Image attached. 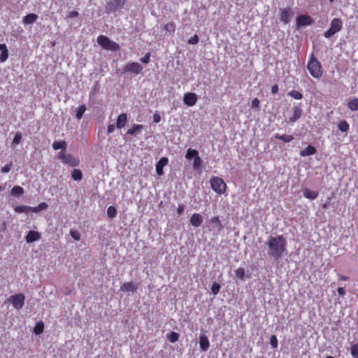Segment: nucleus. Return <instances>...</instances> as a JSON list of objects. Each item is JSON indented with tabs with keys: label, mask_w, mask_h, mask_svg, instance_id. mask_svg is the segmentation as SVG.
Instances as JSON below:
<instances>
[{
	"label": "nucleus",
	"mask_w": 358,
	"mask_h": 358,
	"mask_svg": "<svg viewBox=\"0 0 358 358\" xmlns=\"http://www.w3.org/2000/svg\"><path fill=\"white\" fill-rule=\"evenodd\" d=\"M142 69H143V68L140 64H138V62H131V63L127 64L124 66V72H131V73H134L135 74H138L141 73Z\"/></svg>",
	"instance_id": "nucleus-10"
},
{
	"label": "nucleus",
	"mask_w": 358,
	"mask_h": 358,
	"mask_svg": "<svg viewBox=\"0 0 358 358\" xmlns=\"http://www.w3.org/2000/svg\"><path fill=\"white\" fill-rule=\"evenodd\" d=\"M338 279L340 280L345 281V280H348V276L343 275L342 274H338Z\"/></svg>",
	"instance_id": "nucleus-58"
},
{
	"label": "nucleus",
	"mask_w": 358,
	"mask_h": 358,
	"mask_svg": "<svg viewBox=\"0 0 358 358\" xmlns=\"http://www.w3.org/2000/svg\"><path fill=\"white\" fill-rule=\"evenodd\" d=\"M41 238V234L36 231L31 230L28 232L25 237L27 243H34Z\"/></svg>",
	"instance_id": "nucleus-12"
},
{
	"label": "nucleus",
	"mask_w": 358,
	"mask_h": 358,
	"mask_svg": "<svg viewBox=\"0 0 358 358\" xmlns=\"http://www.w3.org/2000/svg\"><path fill=\"white\" fill-rule=\"evenodd\" d=\"M70 235L71 237L76 241H79L80 239V234L78 231L75 229L70 230Z\"/></svg>",
	"instance_id": "nucleus-45"
},
{
	"label": "nucleus",
	"mask_w": 358,
	"mask_h": 358,
	"mask_svg": "<svg viewBox=\"0 0 358 358\" xmlns=\"http://www.w3.org/2000/svg\"><path fill=\"white\" fill-rule=\"evenodd\" d=\"M307 69L313 78L318 79L322 77L323 73L322 65L313 54H311L310 57L307 64Z\"/></svg>",
	"instance_id": "nucleus-2"
},
{
	"label": "nucleus",
	"mask_w": 358,
	"mask_h": 358,
	"mask_svg": "<svg viewBox=\"0 0 358 358\" xmlns=\"http://www.w3.org/2000/svg\"><path fill=\"white\" fill-rule=\"evenodd\" d=\"M196 156H199V152L196 150L189 148L186 152L185 157L187 159H191L192 158L195 159Z\"/></svg>",
	"instance_id": "nucleus-30"
},
{
	"label": "nucleus",
	"mask_w": 358,
	"mask_h": 358,
	"mask_svg": "<svg viewBox=\"0 0 358 358\" xmlns=\"http://www.w3.org/2000/svg\"><path fill=\"white\" fill-rule=\"evenodd\" d=\"M107 215L108 217L113 218L117 215V210L114 206H109L107 209Z\"/></svg>",
	"instance_id": "nucleus-42"
},
{
	"label": "nucleus",
	"mask_w": 358,
	"mask_h": 358,
	"mask_svg": "<svg viewBox=\"0 0 358 358\" xmlns=\"http://www.w3.org/2000/svg\"><path fill=\"white\" fill-rule=\"evenodd\" d=\"M348 106L349 109H350L352 111H357L358 110V99L354 98L351 99L348 103Z\"/></svg>",
	"instance_id": "nucleus-28"
},
{
	"label": "nucleus",
	"mask_w": 358,
	"mask_h": 358,
	"mask_svg": "<svg viewBox=\"0 0 358 358\" xmlns=\"http://www.w3.org/2000/svg\"><path fill=\"white\" fill-rule=\"evenodd\" d=\"M212 189L217 194H223L227 189V185L224 180H210Z\"/></svg>",
	"instance_id": "nucleus-8"
},
{
	"label": "nucleus",
	"mask_w": 358,
	"mask_h": 358,
	"mask_svg": "<svg viewBox=\"0 0 358 358\" xmlns=\"http://www.w3.org/2000/svg\"><path fill=\"white\" fill-rule=\"evenodd\" d=\"M169 159L167 157H163L157 162L156 164V171L159 176L163 174V168L168 164Z\"/></svg>",
	"instance_id": "nucleus-16"
},
{
	"label": "nucleus",
	"mask_w": 358,
	"mask_h": 358,
	"mask_svg": "<svg viewBox=\"0 0 358 358\" xmlns=\"http://www.w3.org/2000/svg\"><path fill=\"white\" fill-rule=\"evenodd\" d=\"M150 52H148L141 59V61L143 63L148 64L150 62Z\"/></svg>",
	"instance_id": "nucleus-51"
},
{
	"label": "nucleus",
	"mask_w": 358,
	"mask_h": 358,
	"mask_svg": "<svg viewBox=\"0 0 358 358\" xmlns=\"http://www.w3.org/2000/svg\"><path fill=\"white\" fill-rule=\"evenodd\" d=\"M350 353L354 358H358V343H355L351 346Z\"/></svg>",
	"instance_id": "nucleus-43"
},
{
	"label": "nucleus",
	"mask_w": 358,
	"mask_h": 358,
	"mask_svg": "<svg viewBox=\"0 0 358 358\" xmlns=\"http://www.w3.org/2000/svg\"><path fill=\"white\" fill-rule=\"evenodd\" d=\"M288 96H291L292 98L299 100L303 98V94L300 92L293 90L288 92Z\"/></svg>",
	"instance_id": "nucleus-32"
},
{
	"label": "nucleus",
	"mask_w": 358,
	"mask_h": 358,
	"mask_svg": "<svg viewBox=\"0 0 358 358\" xmlns=\"http://www.w3.org/2000/svg\"><path fill=\"white\" fill-rule=\"evenodd\" d=\"M43 329H44V324L42 321H39L36 323L34 329V332L36 334V335H39L41 334L43 331Z\"/></svg>",
	"instance_id": "nucleus-33"
},
{
	"label": "nucleus",
	"mask_w": 358,
	"mask_h": 358,
	"mask_svg": "<svg viewBox=\"0 0 358 358\" xmlns=\"http://www.w3.org/2000/svg\"><path fill=\"white\" fill-rule=\"evenodd\" d=\"M66 147V143L65 141H55L52 143V148L54 150H64Z\"/></svg>",
	"instance_id": "nucleus-29"
},
{
	"label": "nucleus",
	"mask_w": 358,
	"mask_h": 358,
	"mask_svg": "<svg viewBox=\"0 0 358 358\" xmlns=\"http://www.w3.org/2000/svg\"><path fill=\"white\" fill-rule=\"evenodd\" d=\"M14 210L17 213H28L30 212L32 213V207H30L29 206H24V205L17 206L14 208Z\"/></svg>",
	"instance_id": "nucleus-23"
},
{
	"label": "nucleus",
	"mask_w": 358,
	"mask_h": 358,
	"mask_svg": "<svg viewBox=\"0 0 358 358\" xmlns=\"http://www.w3.org/2000/svg\"><path fill=\"white\" fill-rule=\"evenodd\" d=\"M58 158L62 160L64 164H68L73 167L78 166L80 163L79 159L75 158L71 154L66 153L64 151H62L59 153Z\"/></svg>",
	"instance_id": "nucleus-5"
},
{
	"label": "nucleus",
	"mask_w": 358,
	"mask_h": 358,
	"mask_svg": "<svg viewBox=\"0 0 358 358\" xmlns=\"http://www.w3.org/2000/svg\"><path fill=\"white\" fill-rule=\"evenodd\" d=\"M260 101L257 98H255L251 103V107L252 108H258L259 107Z\"/></svg>",
	"instance_id": "nucleus-50"
},
{
	"label": "nucleus",
	"mask_w": 358,
	"mask_h": 358,
	"mask_svg": "<svg viewBox=\"0 0 358 358\" xmlns=\"http://www.w3.org/2000/svg\"><path fill=\"white\" fill-rule=\"evenodd\" d=\"M0 51H1L0 62H4L8 57V50L6 44H0Z\"/></svg>",
	"instance_id": "nucleus-22"
},
{
	"label": "nucleus",
	"mask_w": 358,
	"mask_h": 358,
	"mask_svg": "<svg viewBox=\"0 0 358 358\" xmlns=\"http://www.w3.org/2000/svg\"><path fill=\"white\" fill-rule=\"evenodd\" d=\"M293 14L290 8H284L280 10V20L285 24H287L290 20V16Z\"/></svg>",
	"instance_id": "nucleus-15"
},
{
	"label": "nucleus",
	"mask_w": 358,
	"mask_h": 358,
	"mask_svg": "<svg viewBox=\"0 0 358 358\" xmlns=\"http://www.w3.org/2000/svg\"><path fill=\"white\" fill-rule=\"evenodd\" d=\"M115 125L114 124H110L108 126V134H110L112 133L114 130H115Z\"/></svg>",
	"instance_id": "nucleus-55"
},
{
	"label": "nucleus",
	"mask_w": 358,
	"mask_h": 358,
	"mask_svg": "<svg viewBox=\"0 0 358 358\" xmlns=\"http://www.w3.org/2000/svg\"><path fill=\"white\" fill-rule=\"evenodd\" d=\"M203 218L199 213H194L189 220L191 224L194 227H199L203 223Z\"/></svg>",
	"instance_id": "nucleus-13"
},
{
	"label": "nucleus",
	"mask_w": 358,
	"mask_h": 358,
	"mask_svg": "<svg viewBox=\"0 0 358 358\" xmlns=\"http://www.w3.org/2000/svg\"><path fill=\"white\" fill-rule=\"evenodd\" d=\"M317 152L316 148L311 145H308L305 149L300 151L301 157H306L315 154Z\"/></svg>",
	"instance_id": "nucleus-19"
},
{
	"label": "nucleus",
	"mask_w": 358,
	"mask_h": 358,
	"mask_svg": "<svg viewBox=\"0 0 358 358\" xmlns=\"http://www.w3.org/2000/svg\"><path fill=\"white\" fill-rule=\"evenodd\" d=\"M201 165H202L201 158L199 156H196V157H195V159H194L193 169L194 170L198 171L201 168Z\"/></svg>",
	"instance_id": "nucleus-37"
},
{
	"label": "nucleus",
	"mask_w": 358,
	"mask_h": 358,
	"mask_svg": "<svg viewBox=\"0 0 358 358\" xmlns=\"http://www.w3.org/2000/svg\"><path fill=\"white\" fill-rule=\"evenodd\" d=\"M211 179L215 180V179H220V178H218V177H216V176H213V177L211 178Z\"/></svg>",
	"instance_id": "nucleus-59"
},
{
	"label": "nucleus",
	"mask_w": 358,
	"mask_h": 358,
	"mask_svg": "<svg viewBox=\"0 0 358 358\" xmlns=\"http://www.w3.org/2000/svg\"><path fill=\"white\" fill-rule=\"evenodd\" d=\"M210 222L215 224L216 227L218 228L219 231L222 229V224L218 216L213 217L210 219Z\"/></svg>",
	"instance_id": "nucleus-39"
},
{
	"label": "nucleus",
	"mask_w": 358,
	"mask_h": 358,
	"mask_svg": "<svg viewBox=\"0 0 358 358\" xmlns=\"http://www.w3.org/2000/svg\"><path fill=\"white\" fill-rule=\"evenodd\" d=\"M179 334L175 331H172L166 335L167 339L171 343H176L179 339Z\"/></svg>",
	"instance_id": "nucleus-31"
},
{
	"label": "nucleus",
	"mask_w": 358,
	"mask_h": 358,
	"mask_svg": "<svg viewBox=\"0 0 358 358\" xmlns=\"http://www.w3.org/2000/svg\"><path fill=\"white\" fill-rule=\"evenodd\" d=\"M342 27L343 22L341 19L334 18L331 22L329 29L324 32V36L326 38H329L333 35L340 31L342 29Z\"/></svg>",
	"instance_id": "nucleus-4"
},
{
	"label": "nucleus",
	"mask_w": 358,
	"mask_h": 358,
	"mask_svg": "<svg viewBox=\"0 0 358 358\" xmlns=\"http://www.w3.org/2000/svg\"><path fill=\"white\" fill-rule=\"evenodd\" d=\"M334 0H329L331 3L334 2Z\"/></svg>",
	"instance_id": "nucleus-62"
},
{
	"label": "nucleus",
	"mask_w": 358,
	"mask_h": 358,
	"mask_svg": "<svg viewBox=\"0 0 358 358\" xmlns=\"http://www.w3.org/2000/svg\"><path fill=\"white\" fill-rule=\"evenodd\" d=\"M22 140V134L20 132H17L14 136L13 140V145H17L20 143Z\"/></svg>",
	"instance_id": "nucleus-47"
},
{
	"label": "nucleus",
	"mask_w": 358,
	"mask_h": 358,
	"mask_svg": "<svg viewBox=\"0 0 358 358\" xmlns=\"http://www.w3.org/2000/svg\"><path fill=\"white\" fill-rule=\"evenodd\" d=\"M278 339L276 336L272 335L270 338V344L273 349L278 348Z\"/></svg>",
	"instance_id": "nucleus-46"
},
{
	"label": "nucleus",
	"mask_w": 358,
	"mask_h": 358,
	"mask_svg": "<svg viewBox=\"0 0 358 358\" xmlns=\"http://www.w3.org/2000/svg\"><path fill=\"white\" fill-rule=\"evenodd\" d=\"M199 345L202 351H207L210 347L208 338L205 335H201L199 337Z\"/></svg>",
	"instance_id": "nucleus-18"
},
{
	"label": "nucleus",
	"mask_w": 358,
	"mask_h": 358,
	"mask_svg": "<svg viewBox=\"0 0 358 358\" xmlns=\"http://www.w3.org/2000/svg\"><path fill=\"white\" fill-rule=\"evenodd\" d=\"M220 290V285L217 282H214L211 286V291L214 295H217Z\"/></svg>",
	"instance_id": "nucleus-44"
},
{
	"label": "nucleus",
	"mask_w": 358,
	"mask_h": 358,
	"mask_svg": "<svg viewBox=\"0 0 358 358\" xmlns=\"http://www.w3.org/2000/svg\"><path fill=\"white\" fill-rule=\"evenodd\" d=\"M97 43L101 47L107 50L115 52L120 50V45L118 43L110 41L108 37L103 35L98 36Z\"/></svg>",
	"instance_id": "nucleus-3"
},
{
	"label": "nucleus",
	"mask_w": 358,
	"mask_h": 358,
	"mask_svg": "<svg viewBox=\"0 0 358 358\" xmlns=\"http://www.w3.org/2000/svg\"><path fill=\"white\" fill-rule=\"evenodd\" d=\"M268 255L275 260L280 259L287 251V241L282 235L270 236L266 241Z\"/></svg>",
	"instance_id": "nucleus-1"
},
{
	"label": "nucleus",
	"mask_w": 358,
	"mask_h": 358,
	"mask_svg": "<svg viewBox=\"0 0 358 358\" xmlns=\"http://www.w3.org/2000/svg\"><path fill=\"white\" fill-rule=\"evenodd\" d=\"M199 42V36L196 34H194L193 36L189 38L188 43L189 44H196Z\"/></svg>",
	"instance_id": "nucleus-49"
},
{
	"label": "nucleus",
	"mask_w": 358,
	"mask_h": 358,
	"mask_svg": "<svg viewBox=\"0 0 358 358\" xmlns=\"http://www.w3.org/2000/svg\"><path fill=\"white\" fill-rule=\"evenodd\" d=\"M164 29L170 35L173 34L176 31V24L173 22H170L164 25Z\"/></svg>",
	"instance_id": "nucleus-27"
},
{
	"label": "nucleus",
	"mask_w": 358,
	"mask_h": 358,
	"mask_svg": "<svg viewBox=\"0 0 358 358\" xmlns=\"http://www.w3.org/2000/svg\"><path fill=\"white\" fill-rule=\"evenodd\" d=\"M2 190V187L0 186V192Z\"/></svg>",
	"instance_id": "nucleus-63"
},
{
	"label": "nucleus",
	"mask_w": 358,
	"mask_h": 358,
	"mask_svg": "<svg viewBox=\"0 0 358 358\" xmlns=\"http://www.w3.org/2000/svg\"><path fill=\"white\" fill-rule=\"evenodd\" d=\"M327 203H325V204H324V205L322 206V208H327Z\"/></svg>",
	"instance_id": "nucleus-60"
},
{
	"label": "nucleus",
	"mask_w": 358,
	"mask_h": 358,
	"mask_svg": "<svg viewBox=\"0 0 358 358\" xmlns=\"http://www.w3.org/2000/svg\"><path fill=\"white\" fill-rule=\"evenodd\" d=\"M127 122V115L126 113H122L118 115L117 122H116V127L118 129H121L124 127Z\"/></svg>",
	"instance_id": "nucleus-20"
},
{
	"label": "nucleus",
	"mask_w": 358,
	"mask_h": 358,
	"mask_svg": "<svg viewBox=\"0 0 358 358\" xmlns=\"http://www.w3.org/2000/svg\"><path fill=\"white\" fill-rule=\"evenodd\" d=\"M161 121V115L158 113H154L153 115V122L155 123H158Z\"/></svg>",
	"instance_id": "nucleus-52"
},
{
	"label": "nucleus",
	"mask_w": 358,
	"mask_h": 358,
	"mask_svg": "<svg viewBox=\"0 0 358 358\" xmlns=\"http://www.w3.org/2000/svg\"><path fill=\"white\" fill-rule=\"evenodd\" d=\"M302 115V109L299 106H295L293 107V115L289 118V123H294L298 120Z\"/></svg>",
	"instance_id": "nucleus-14"
},
{
	"label": "nucleus",
	"mask_w": 358,
	"mask_h": 358,
	"mask_svg": "<svg viewBox=\"0 0 358 358\" xmlns=\"http://www.w3.org/2000/svg\"><path fill=\"white\" fill-rule=\"evenodd\" d=\"M72 179H82L83 173L80 169H73L71 172Z\"/></svg>",
	"instance_id": "nucleus-40"
},
{
	"label": "nucleus",
	"mask_w": 358,
	"mask_h": 358,
	"mask_svg": "<svg viewBox=\"0 0 358 358\" xmlns=\"http://www.w3.org/2000/svg\"><path fill=\"white\" fill-rule=\"evenodd\" d=\"M24 192V189L20 186H15L12 188L11 194L13 196H21Z\"/></svg>",
	"instance_id": "nucleus-35"
},
{
	"label": "nucleus",
	"mask_w": 358,
	"mask_h": 358,
	"mask_svg": "<svg viewBox=\"0 0 358 358\" xmlns=\"http://www.w3.org/2000/svg\"><path fill=\"white\" fill-rule=\"evenodd\" d=\"M48 205L45 202H41L38 206L32 207V213H38L48 208Z\"/></svg>",
	"instance_id": "nucleus-38"
},
{
	"label": "nucleus",
	"mask_w": 358,
	"mask_h": 358,
	"mask_svg": "<svg viewBox=\"0 0 358 358\" xmlns=\"http://www.w3.org/2000/svg\"><path fill=\"white\" fill-rule=\"evenodd\" d=\"M86 110V106L83 104V105H80L78 108H77V110H76V118L78 120H80L82 117H83V115L84 114V113L85 112Z\"/></svg>",
	"instance_id": "nucleus-36"
},
{
	"label": "nucleus",
	"mask_w": 358,
	"mask_h": 358,
	"mask_svg": "<svg viewBox=\"0 0 358 358\" xmlns=\"http://www.w3.org/2000/svg\"><path fill=\"white\" fill-rule=\"evenodd\" d=\"M235 274L238 279L243 280L245 274V269L241 267L238 268L235 271Z\"/></svg>",
	"instance_id": "nucleus-41"
},
{
	"label": "nucleus",
	"mask_w": 358,
	"mask_h": 358,
	"mask_svg": "<svg viewBox=\"0 0 358 358\" xmlns=\"http://www.w3.org/2000/svg\"><path fill=\"white\" fill-rule=\"evenodd\" d=\"M313 22V20L310 16L307 15H299L296 17V27L299 28L301 26L310 25Z\"/></svg>",
	"instance_id": "nucleus-9"
},
{
	"label": "nucleus",
	"mask_w": 358,
	"mask_h": 358,
	"mask_svg": "<svg viewBox=\"0 0 358 358\" xmlns=\"http://www.w3.org/2000/svg\"><path fill=\"white\" fill-rule=\"evenodd\" d=\"M349 127V124L345 120L341 121L338 124V129L342 132H346Z\"/></svg>",
	"instance_id": "nucleus-34"
},
{
	"label": "nucleus",
	"mask_w": 358,
	"mask_h": 358,
	"mask_svg": "<svg viewBox=\"0 0 358 358\" xmlns=\"http://www.w3.org/2000/svg\"><path fill=\"white\" fill-rule=\"evenodd\" d=\"M337 291L338 294L341 296H343L345 294V291L343 287H338Z\"/></svg>",
	"instance_id": "nucleus-57"
},
{
	"label": "nucleus",
	"mask_w": 358,
	"mask_h": 358,
	"mask_svg": "<svg viewBox=\"0 0 358 358\" xmlns=\"http://www.w3.org/2000/svg\"><path fill=\"white\" fill-rule=\"evenodd\" d=\"M78 16V13L76 10L71 11L69 13L68 17L74 18Z\"/></svg>",
	"instance_id": "nucleus-53"
},
{
	"label": "nucleus",
	"mask_w": 358,
	"mask_h": 358,
	"mask_svg": "<svg viewBox=\"0 0 358 358\" xmlns=\"http://www.w3.org/2000/svg\"><path fill=\"white\" fill-rule=\"evenodd\" d=\"M325 358H335V357H332V356H328V357H325Z\"/></svg>",
	"instance_id": "nucleus-61"
},
{
	"label": "nucleus",
	"mask_w": 358,
	"mask_h": 358,
	"mask_svg": "<svg viewBox=\"0 0 358 358\" xmlns=\"http://www.w3.org/2000/svg\"><path fill=\"white\" fill-rule=\"evenodd\" d=\"M278 92V86L275 84L271 87V93L275 94Z\"/></svg>",
	"instance_id": "nucleus-56"
},
{
	"label": "nucleus",
	"mask_w": 358,
	"mask_h": 358,
	"mask_svg": "<svg viewBox=\"0 0 358 358\" xmlns=\"http://www.w3.org/2000/svg\"><path fill=\"white\" fill-rule=\"evenodd\" d=\"M275 138L277 139L281 140L285 143L291 142L294 139V137L292 135H287V134L280 135L279 134H276L275 135Z\"/></svg>",
	"instance_id": "nucleus-26"
},
{
	"label": "nucleus",
	"mask_w": 358,
	"mask_h": 358,
	"mask_svg": "<svg viewBox=\"0 0 358 358\" xmlns=\"http://www.w3.org/2000/svg\"><path fill=\"white\" fill-rule=\"evenodd\" d=\"M303 196L308 199L313 200L318 196V193L316 191L311 190L308 188H304L303 189Z\"/></svg>",
	"instance_id": "nucleus-21"
},
{
	"label": "nucleus",
	"mask_w": 358,
	"mask_h": 358,
	"mask_svg": "<svg viewBox=\"0 0 358 358\" xmlns=\"http://www.w3.org/2000/svg\"><path fill=\"white\" fill-rule=\"evenodd\" d=\"M138 289V284H134L132 282H124L121 287L120 290L123 292H134Z\"/></svg>",
	"instance_id": "nucleus-17"
},
{
	"label": "nucleus",
	"mask_w": 358,
	"mask_h": 358,
	"mask_svg": "<svg viewBox=\"0 0 358 358\" xmlns=\"http://www.w3.org/2000/svg\"><path fill=\"white\" fill-rule=\"evenodd\" d=\"M12 166H13L12 163L7 164L1 169V173H8L11 170Z\"/></svg>",
	"instance_id": "nucleus-48"
},
{
	"label": "nucleus",
	"mask_w": 358,
	"mask_h": 358,
	"mask_svg": "<svg viewBox=\"0 0 358 358\" xmlns=\"http://www.w3.org/2000/svg\"><path fill=\"white\" fill-rule=\"evenodd\" d=\"M197 101V96L193 92H187L183 96V102L187 106H193Z\"/></svg>",
	"instance_id": "nucleus-11"
},
{
	"label": "nucleus",
	"mask_w": 358,
	"mask_h": 358,
	"mask_svg": "<svg viewBox=\"0 0 358 358\" xmlns=\"http://www.w3.org/2000/svg\"><path fill=\"white\" fill-rule=\"evenodd\" d=\"M126 3V0H110L106 5V11L108 13H115L122 9Z\"/></svg>",
	"instance_id": "nucleus-6"
},
{
	"label": "nucleus",
	"mask_w": 358,
	"mask_h": 358,
	"mask_svg": "<svg viewBox=\"0 0 358 358\" xmlns=\"http://www.w3.org/2000/svg\"><path fill=\"white\" fill-rule=\"evenodd\" d=\"M38 15L34 13H30L24 17L23 22L25 24H32L36 21Z\"/></svg>",
	"instance_id": "nucleus-24"
},
{
	"label": "nucleus",
	"mask_w": 358,
	"mask_h": 358,
	"mask_svg": "<svg viewBox=\"0 0 358 358\" xmlns=\"http://www.w3.org/2000/svg\"><path fill=\"white\" fill-rule=\"evenodd\" d=\"M184 210H185L184 205H182V204L179 205L177 208L178 214L181 215L182 213H183Z\"/></svg>",
	"instance_id": "nucleus-54"
},
{
	"label": "nucleus",
	"mask_w": 358,
	"mask_h": 358,
	"mask_svg": "<svg viewBox=\"0 0 358 358\" xmlns=\"http://www.w3.org/2000/svg\"><path fill=\"white\" fill-rule=\"evenodd\" d=\"M8 301L15 308L19 310L21 309L24 304L25 296L22 294H14L9 297Z\"/></svg>",
	"instance_id": "nucleus-7"
},
{
	"label": "nucleus",
	"mask_w": 358,
	"mask_h": 358,
	"mask_svg": "<svg viewBox=\"0 0 358 358\" xmlns=\"http://www.w3.org/2000/svg\"><path fill=\"white\" fill-rule=\"evenodd\" d=\"M143 127V124H133L131 128L127 130V134L135 135L136 132L141 131Z\"/></svg>",
	"instance_id": "nucleus-25"
}]
</instances>
